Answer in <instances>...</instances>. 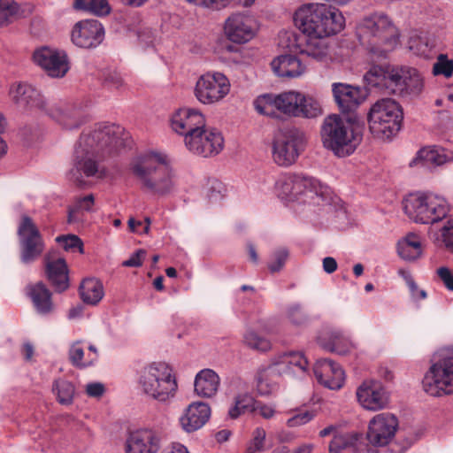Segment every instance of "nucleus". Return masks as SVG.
Wrapping results in <instances>:
<instances>
[{
  "instance_id": "nucleus-1",
  "label": "nucleus",
  "mask_w": 453,
  "mask_h": 453,
  "mask_svg": "<svg viewBox=\"0 0 453 453\" xmlns=\"http://www.w3.org/2000/svg\"><path fill=\"white\" fill-rule=\"evenodd\" d=\"M124 134L122 127L108 123L97 124L92 130L84 131L74 148L69 180L83 187L85 177L104 178L106 170L102 161L124 145Z\"/></svg>"
},
{
  "instance_id": "nucleus-2",
  "label": "nucleus",
  "mask_w": 453,
  "mask_h": 453,
  "mask_svg": "<svg viewBox=\"0 0 453 453\" xmlns=\"http://www.w3.org/2000/svg\"><path fill=\"white\" fill-rule=\"evenodd\" d=\"M131 171L147 194L165 196L174 189V172L164 152L150 151L136 157L131 163Z\"/></svg>"
},
{
  "instance_id": "nucleus-3",
  "label": "nucleus",
  "mask_w": 453,
  "mask_h": 453,
  "mask_svg": "<svg viewBox=\"0 0 453 453\" xmlns=\"http://www.w3.org/2000/svg\"><path fill=\"white\" fill-rule=\"evenodd\" d=\"M366 84L386 95L416 97L424 88L421 73L410 66H372L364 76Z\"/></svg>"
},
{
  "instance_id": "nucleus-4",
  "label": "nucleus",
  "mask_w": 453,
  "mask_h": 453,
  "mask_svg": "<svg viewBox=\"0 0 453 453\" xmlns=\"http://www.w3.org/2000/svg\"><path fill=\"white\" fill-rule=\"evenodd\" d=\"M10 95L19 108L46 111L48 115L64 128H77L85 121L81 107L73 104L56 103L45 109L43 96L30 84H13Z\"/></svg>"
},
{
  "instance_id": "nucleus-5",
  "label": "nucleus",
  "mask_w": 453,
  "mask_h": 453,
  "mask_svg": "<svg viewBox=\"0 0 453 453\" xmlns=\"http://www.w3.org/2000/svg\"><path fill=\"white\" fill-rule=\"evenodd\" d=\"M356 35L360 43L378 57H386L399 42L397 28L387 14L380 12L360 19Z\"/></svg>"
},
{
  "instance_id": "nucleus-6",
  "label": "nucleus",
  "mask_w": 453,
  "mask_h": 453,
  "mask_svg": "<svg viewBox=\"0 0 453 453\" xmlns=\"http://www.w3.org/2000/svg\"><path fill=\"white\" fill-rule=\"evenodd\" d=\"M294 20L308 36L329 37L345 26V19L338 9L319 3L301 5L295 12Z\"/></svg>"
},
{
  "instance_id": "nucleus-7",
  "label": "nucleus",
  "mask_w": 453,
  "mask_h": 453,
  "mask_svg": "<svg viewBox=\"0 0 453 453\" xmlns=\"http://www.w3.org/2000/svg\"><path fill=\"white\" fill-rule=\"evenodd\" d=\"M137 383L144 396L159 403L172 402L179 388L173 368L165 362H153L144 366Z\"/></svg>"
},
{
  "instance_id": "nucleus-8",
  "label": "nucleus",
  "mask_w": 453,
  "mask_h": 453,
  "mask_svg": "<svg viewBox=\"0 0 453 453\" xmlns=\"http://www.w3.org/2000/svg\"><path fill=\"white\" fill-rule=\"evenodd\" d=\"M320 136L323 146L339 157L352 154L362 141L360 127L337 114L324 119Z\"/></svg>"
},
{
  "instance_id": "nucleus-9",
  "label": "nucleus",
  "mask_w": 453,
  "mask_h": 453,
  "mask_svg": "<svg viewBox=\"0 0 453 453\" xmlns=\"http://www.w3.org/2000/svg\"><path fill=\"white\" fill-rule=\"evenodd\" d=\"M403 209L410 219L418 224H434L449 212V204L434 193L410 194L403 201Z\"/></svg>"
},
{
  "instance_id": "nucleus-10",
  "label": "nucleus",
  "mask_w": 453,
  "mask_h": 453,
  "mask_svg": "<svg viewBox=\"0 0 453 453\" xmlns=\"http://www.w3.org/2000/svg\"><path fill=\"white\" fill-rule=\"evenodd\" d=\"M276 196L286 202H294L303 195L310 198L325 200L328 196V188L312 178L302 174L284 173L278 176L274 184Z\"/></svg>"
},
{
  "instance_id": "nucleus-11",
  "label": "nucleus",
  "mask_w": 453,
  "mask_h": 453,
  "mask_svg": "<svg viewBox=\"0 0 453 453\" xmlns=\"http://www.w3.org/2000/svg\"><path fill=\"white\" fill-rule=\"evenodd\" d=\"M367 119L371 133L379 139L388 140L400 130L403 111L395 100L383 98L371 106Z\"/></svg>"
},
{
  "instance_id": "nucleus-12",
  "label": "nucleus",
  "mask_w": 453,
  "mask_h": 453,
  "mask_svg": "<svg viewBox=\"0 0 453 453\" xmlns=\"http://www.w3.org/2000/svg\"><path fill=\"white\" fill-rule=\"evenodd\" d=\"M424 390L433 396L453 394V349H441L423 379Z\"/></svg>"
},
{
  "instance_id": "nucleus-13",
  "label": "nucleus",
  "mask_w": 453,
  "mask_h": 453,
  "mask_svg": "<svg viewBox=\"0 0 453 453\" xmlns=\"http://www.w3.org/2000/svg\"><path fill=\"white\" fill-rule=\"evenodd\" d=\"M305 136L300 129L295 127L280 129L273 142L272 155L274 163L283 167L292 165L303 150Z\"/></svg>"
},
{
  "instance_id": "nucleus-14",
  "label": "nucleus",
  "mask_w": 453,
  "mask_h": 453,
  "mask_svg": "<svg viewBox=\"0 0 453 453\" xmlns=\"http://www.w3.org/2000/svg\"><path fill=\"white\" fill-rule=\"evenodd\" d=\"M230 88V81L224 73L208 72L198 78L194 94L201 104L210 105L221 102Z\"/></svg>"
},
{
  "instance_id": "nucleus-15",
  "label": "nucleus",
  "mask_w": 453,
  "mask_h": 453,
  "mask_svg": "<svg viewBox=\"0 0 453 453\" xmlns=\"http://www.w3.org/2000/svg\"><path fill=\"white\" fill-rule=\"evenodd\" d=\"M20 245V260L23 264L35 262L43 253L45 243L33 219L23 215L18 226Z\"/></svg>"
},
{
  "instance_id": "nucleus-16",
  "label": "nucleus",
  "mask_w": 453,
  "mask_h": 453,
  "mask_svg": "<svg viewBox=\"0 0 453 453\" xmlns=\"http://www.w3.org/2000/svg\"><path fill=\"white\" fill-rule=\"evenodd\" d=\"M302 93L297 91H286L277 96L263 95L255 102V109L263 115L272 116L274 108L280 111L293 117H297L298 104L301 103Z\"/></svg>"
},
{
  "instance_id": "nucleus-17",
  "label": "nucleus",
  "mask_w": 453,
  "mask_h": 453,
  "mask_svg": "<svg viewBox=\"0 0 453 453\" xmlns=\"http://www.w3.org/2000/svg\"><path fill=\"white\" fill-rule=\"evenodd\" d=\"M186 148L193 154L204 157L219 154L224 148L222 134L212 127L200 128L186 139Z\"/></svg>"
},
{
  "instance_id": "nucleus-18",
  "label": "nucleus",
  "mask_w": 453,
  "mask_h": 453,
  "mask_svg": "<svg viewBox=\"0 0 453 453\" xmlns=\"http://www.w3.org/2000/svg\"><path fill=\"white\" fill-rule=\"evenodd\" d=\"M33 61L53 78L64 77L69 70L66 53L55 48L42 46L35 50Z\"/></svg>"
},
{
  "instance_id": "nucleus-19",
  "label": "nucleus",
  "mask_w": 453,
  "mask_h": 453,
  "mask_svg": "<svg viewBox=\"0 0 453 453\" xmlns=\"http://www.w3.org/2000/svg\"><path fill=\"white\" fill-rule=\"evenodd\" d=\"M224 33L226 37L234 43H246L256 35L255 20L244 13H234L226 19Z\"/></svg>"
},
{
  "instance_id": "nucleus-20",
  "label": "nucleus",
  "mask_w": 453,
  "mask_h": 453,
  "mask_svg": "<svg viewBox=\"0 0 453 453\" xmlns=\"http://www.w3.org/2000/svg\"><path fill=\"white\" fill-rule=\"evenodd\" d=\"M171 127L176 134L184 136V143L188 135H194L206 124L203 114L196 109L180 108L170 119Z\"/></svg>"
},
{
  "instance_id": "nucleus-21",
  "label": "nucleus",
  "mask_w": 453,
  "mask_h": 453,
  "mask_svg": "<svg viewBox=\"0 0 453 453\" xmlns=\"http://www.w3.org/2000/svg\"><path fill=\"white\" fill-rule=\"evenodd\" d=\"M398 420L393 414L380 413L369 422L367 440L373 446H385L393 439Z\"/></svg>"
},
{
  "instance_id": "nucleus-22",
  "label": "nucleus",
  "mask_w": 453,
  "mask_h": 453,
  "mask_svg": "<svg viewBox=\"0 0 453 453\" xmlns=\"http://www.w3.org/2000/svg\"><path fill=\"white\" fill-rule=\"evenodd\" d=\"M104 38V29L96 19H84L77 22L72 29L71 39L80 48H96Z\"/></svg>"
},
{
  "instance_id": "nucleus-23",
  "label": "nucleus",
  "mask_w": 453,
  "mask_h": 453,
  "mask_svg": "<svg viewBox=\"0 0 453 453\" xmlns=\"http://www.w3.org/2000/svg\"><path fill=\"white\" fill-rule=\"evenodd\" d=\"M359 404L368 411H380L386 408L389 395L382 384L377 380H365L357 389Z\"/></svg>"
},
{
  "instance_id": "nucleus-24",
  "label": "nucleus",
  "mask_w": 453,
  "mask_h": 453,
  "mask_svg": "<svg viewBox=\"0 0 453 453\" xmlns=\"http://www.w3.org/2000/svg\"><path fill=\"white\" fill-rule=\"evenodd\" d=\"M278 377L302 376L306 372L308 361L301 352L290 351L274 356L267 365Z\"/></svg>"
},
{
  "instance_id": "nucleus-25",
  "label": "nucleus",
  "mask_w": 453,
  "mask_h": 453,
  "mask_svg": "<svg viewBox=\"0 0 453 453\" xmlns=\"http://www.w3.org/2000/svg\"><path fill=\"white\" fill-rule=\"evenodd\" d=\"M161 437L152 429H138L129 434L126 440V453H158Z\"/></svg>"
},
{
  "instance_id": "nucleus-26",
  "label": "nucleus",
  "mask_w": 453,
  "mask_h": 453,
  "mask_svg": "<svg viewBox=\"0 0 453 453\" xmlns=\"http://www.w3.org/2000/svg\"><path fill=\"white\" fill-rule=\"evenodd\" d=\"M45 273L56 291L63 292L69 288L68 267L65 258L56 257V251H49L44 257Z\"/></svg>"
},
{
  "instance_id": "nucleus-27",
  "label": "nucleus",
  "mask_w": 453,
  "mask_h": 453,
  "mask_svg": "<svg viewBox=\"0 0 453 453\" xmlns=\"http://www.w3.org/2000/svg\"><path fill=\"white\" fill-rule=\"evenodd\" d=\"M211 407L203 402L191 403L179 418L180 427L186 433H193L202 428L210 419Z\"/></svg>"
},
{
  "instance_id": "nucleus-28",
  "label": "nucleus",
  "mask_w": 453,
  "mask_h": 453,
  "mask_svg": "<svg viewBox=\"0 0 453 453\" xmlns=\"http://www.w3.org/2000/svg\"><path fill=\"white\" fill-rule=\"evenodd\" d=\"M332 93L335 104L343 113L354 111L365 100V95L359 87L347 83H334Z\"/></svg>"
},
{
  "instance_id": "nucleus-29",
  "label": "nucleus",
  "mask_w": 453,
  "mask_h": 453,
  "mask_svg": "<svg viewBox=\"0 0 453 453\" xmlns=\"http://www.w3.org/2000/svg\"><path fill=\"white\" fill-rule=\"evenodd\" d=\"M318 381L329 389H339L343 386L345 373L342 368L329 359L318 360L313 368Z\"/></svg>"
},
{
  "instance_id": "nucleus-30",
  "label": "nucleus",
  "mask_w": 453,
  "mask_h": 453,
  "mask_svg": "<svg viewBox=\"0 0 453 453\" xmlns=\"http://www.w3.org/2000/svg\"><path fill=\"white\" fill-rule=\"evenodd\" d=\"M27 295L30 297L35 311L42 316L51 314L55 310L50 290L42 282L29 285Z\"/></svg>"
},
{
  "instance_id": "nucleus-31",
  "label": "nucleus",
  "mask_w": 453,
  "mask_h": 453,
  "mask_svg": "<svg viewBox=\"0 0 453 453\" xmlns=\"http://www.w3.org/2000/svg\"><path fill=\"white\" fill-rule=\"evenodd\" d=\"M220 385V378L211 369H203L195 377V394L203 398H211L216 395Z\"/></svg>"
},
{
  "instance_id": "nucleus-32",
  "label": "nucleus",
  "mask_w": 453,
  "mask_h": 453,
  "mask_svg": "<svg viewBox=\"0 0 453 453\" xmlns=\"http://www.w3.org/2000/svg\"><path fill=\"white\" fill-rule=\"evenodd\" d=\"M271 66L274 73L280 77L296 78L305 71L301 60L292 55L279 56L272 61Z\"/></svg>"
},
{
  "instance_id": "nucleus-33",
  "label": "nucleus",
  "mask_w": 453,
  "mask_h": 453,
  "mask_svg": "<svg viewBox=\"0 0 453 453\" xmlns=\"http://www.w3.org/2000/svg\"><path fill=\"white\" fill-rule=\"evenodd\" d=\"M300 52L316 61L326 62L331 59L327 37L308 36Z\"/></svg>"
},
{
  "instance_id": "nucleus-34",
  "label": "nucleus",
  "mask_w": 453,
  "mask_h": 453,
  "mask_svg": "<svg viewBox=\"0 0 453 453\" xmlns=\"http://www.w3.org/2000/svg\"><path fill=\"white\" fill-rule=\"evenodd\" d=\"M79 292L83 303L89 305H96L104 296V285L96 278L85 279Z\"/></svg>"
},
{
  "instance_id": "nucleus-35",
  "label": "nucleus",
  "mask_w": 453,
  "mask_h": 453,
  "mask_svg": "<svg viewBox=\"0 0 453 453\" xmlns=\"http://www.w3.org/2000/svg\"><path fill=\"white\" fill-rule=\"evenodd\" d=\"M327 334L328 342H326L325 337L320 336L319 342L324 349L329 351L345 355L355 347L350 340L345 337L340 331H331Z\"/></svg>"
},
{
  "instance_id": "nucleus-36",
  "label": "nucleus",
  "mask_w": 453,
  "mask_h": 453,
  "mask_svg": "<svg viewBox=\"0 0 453 453\" xmlns=\"http://www.w3.org/2000/svg\"><path fill=\"white\" fill-rule=\"evenodd\" d=\"M398 255L404 260L413 261L422 255V245L419 238L414 234H409L397 244Z\"/></svg>"
},
{
  "instance_id": "nucleus-37",
  "label": "nucleus",
  "mask_w": 453,
  "mask_h": 453,
  "mask_svg": "<svg viewBox=\"0 0 453 453\" xmlns=\"http://www.w3.org/2000/svg\"><path fill=\"white\" fill-rule=\"evenodd\" d=\"M417 159L424 160L435 165H442L453 160V154L451 151L446 150L441 147H426L418 152Z\"/></svg>"
},
{
  "instance_id": "nucleus-38",
  "label": "nucleus",
  "mask_w": 453,
  "mask_h": 453,
  "mask_svg": "<svg viewBox=\"0 0 453 453\" xmlns=\"http://www.w3.org/2000/svg\"><path fill=\"white\" fill-rule=\"evenodd\" d=\"M278 377L270 367L266 366L261 369L257 375V391L260 395L267 396L279 389V383L274 379Z\"/></svg>"
},
{
  "instance_id": "nucleus-39",
  "label": "nucleus",
  "mask_w": 453,
  "mask_h": 453,
  "mask_svg": "<svg viewBox=\"0 0 453 453\" xmlns=\"http://www.w3.org/2000/svg\"><path fill=\"white\" fill-rule=\"evenodd\" d=\"M408 49L415 55L429 58L432 51V45L429 42L426 34L421 31L413 30L410 33L407 42Z\"/></svg>"
},
{
  "instance_id": "nucleus-40",
  "label": "nucleus",
  "mask_w": 453,
  "mask_h": 453,
  "mask_svg": "<svg viewBox=\"0 0 453 453\" xmlns=\"http://www.w3.org/2000/svg\"><path fill=\"white\" fill-rule=\"evenodd\" d=\"M52 392L60 404L69 405L73 401L75 388L72 382L58 379L52 384Z\"/></svg>"
},
{
  "instance_id": "nucleus-41",
  "label": "nucleus",
  "mask_w": 453,
  "mask_h": 453,
  "mask_svg": "<svg viewBox=\"0 0 453 453\" xmlns=\"http://www.w3.org/2000/svg\"><path fill=\"white\" fill-rule=\"evenodd\" d=\"M320 103L311 97L302 94L301 103L298 104V118L314 119L322 114Z\"/></svg>"
},
{
  "instance_id": "nucleus-42",
  "label": "nucleus",
  "mask_w": 453,
  "mask_h": 453,
  "mask_svg": "<svg viewBox=\"0 0 453 453\" xmlns=\"http://www.w3.org/2000/svg\"><path fill=\"white\" fill-rule=\"evenodd\" d=\"M75 9L92 12L97 16H106L111 12V6L107 0H75Z\"/></svg>"
},
{
  "instance_id": "nucleus-43",
  "label": "nucleus",
  "mask_w": 453,
  "mask_h": 453,
  "mask_svg": "<svg viewBox=\"0 0 453 453\" xmlns=\"http://www.w3.org/2000/svg\"><path fill=\"white\" fill-rule=\"evenodd\" d=\"M435 242L439 248L453 254V216L440 228Z\"/></svg>"
},
{
  "instance_id": "nucleus-44",
  "label": "nucleus",
  "mask_w": 453,
  "mask_h": 453,
  "mask_svg": "<svg viewBox=\"0 0 453 453\" xmlns=\"http://www.w3.org/2000/svg\"><path fill=\"white\" fill-rule=\"evenodd\" d=\"M94 200L93 195H88L78 198L75 204L68 210V223L72 224L79 221V213L83 211H89L94 205Z\"/></svg>"
},
{
  "instance_id": "nucleus-45",
  "label": "nucleus",
  "mask_w": 453,
  "mask_h": 453,
  "mask_svg": "<svg viewBox=\"0 0 453 453\" xmlns=\"http://www.w3.org/2000/svg\"><path fill=\"white\" fill-rule=\"evenodd\" d=\"M69 359L71 363L80 368L87 367L96 362V357L84 358V350L80 342H74L69 349Z\"/></svg>"
},
{
  "instance_id": "nucleus-46",
  "label": "nucleus",
  "mask_w": 453,
  "mask_h": 453,
  "mask_svg": "<svg viewBox=\"0 0 453 453\" xmlns=\"http://www.w3.org/2000/svg\"><path fill=\"white\" fill-rule=\"evenodd\" d=\"M243 342L249 348L257 351H267L271 349V342L265 337L258 335L253 330H248L243 336Z\"/></svg>"
},
{
  "instance_id": "nucleus-47",
  "label": "nucleus",
  "mask_w": 453,
  "mask_h": 453,
  "mask_svg": "<svg viewBox=\"0 0 453 453\" xmlns=\"http://www.w3.org/2000/svg\"><path fill=\"white\" fill-rule=\"evenodd\" d=\"M19 6L14 0H0V27L7 26L19 13Z\"/></svg>"
},
{
  "instance_id": "nucleus-48",
  "label": "nucleus",
  "mask_w": 453,
  "mask_h": 453,
  "mask_svg": "<svg viewBox=\"0 0 453 453\" xmlns=\"http://www.w3.org/2000/svg\"><path fill=\"white\" fill-rule=\"evenodd\" d=\"M139 44L143 49L154 48L158 42V36L155 31L148 27H141L136 32Z\"/></svg>"
},
{
  "instance_id": "nucleus-49",
  "label": "nucleus",
  "mask_w": 453,
  "mask_h": 453,
  "mask_svg": "<svg viewBox=\"0 0 453 453\" xmlns=\"http://www.w3.org/2000/svg\"><path fill=\"white\" fill-rule=\"evenodd\" d=\"M434 75H444L446 78L453 74V60L448 58L444 54H440L433 67Z\"/></svg>"
},
{
  "instance_id": "nucleus-50",
  "label": "nucleus",
  "mask_w": 453,
  "mask_h": 453,
  "mask_svg": "<svg viewBox=\"0 0 453 453\" xmlns=\"http://www.w3.org/2000/svg\"><path fill=\"white\" fill-rule=\"evenodd\" d=\"M266 433L264 428L257 427L253 432L252 440L249 442L245 453H257L265 450Z\"/></svg>"
},
{
  "instance_id": "nucleus-51",
  "label": "nucleus",
  "mask_w": 453,
  "mask_h": 453,
  "mask_svg": "<svg viewBox=\"0 0 453 453\" xmlns=\"http://www.w3.org/2000/svg\"><path fill=\"white\" fill-rule=\"evenodd\" d=\"M56 242L62 245L63 249L66 251L73 252L78 250L80 253H83V243L77 235H60L56 238Z\"/></svg>"
},
{
  "instance_id": "nucleus-52",
  "label": "nucleus",
  "mask_w": 453,
  "mask_h": 453,
  "mask_svg": "<svg viewBox=\"0 0 453 453\" xmlns=\"http://www.w3.org/2000/svg\"><path fill=\"white\" fill-rule=\"evenodd\" d=\"M316 416L314 411L300 410L287 420V426L289 427H296L308 424Z\"/></svg>"
},
{
  "instance_id": "nucleus-53",
  "label": "nucleus",
  "mask_w": 453,
  "mask_h": 453,
  "mask_svg": "<svg viewBox=\"0 0 453 453\" xmlns=\"http://www.w3.org/2000/svg\"><path fill=\"white\" fill-rule=\"evenodd\" d=\"M352 444V437L348 434H335L329 444V453H341Z\"/></svg>"
},
{
  "instance_id": "nucleus-54",
  "label": "nucleus",
  "mask_w": 453,
  "mask_h": 453,
  "mask_svg": "<svg viewBox=\"0 0 453 453\" xmlns=\"http://www.w3.org/2000/svg\"><path fill=\"white\" fill-rule=\"evenodd\" d=\"M288 257V250L285 248L276 250L273 256L268 268L272 273L279 272L284 266Z\"/></svg>"
},
{
  "instance_id": "nucleus-55",
  "label": "nucleus",
  "mask_w": 453,
  "mask_h": 453,
  "mask_svg": "<svg viewBox=\"0 0 453 453\" xmlns=\"http://www.w3.org/2000/svg\"><path fill=\"white\" fill-rule=\"evenodd\" d=\"M287 317L288 320L295 326H302L308 320L305 311L299 304H294L288 308Z\"/></svg>"
},
{
  "instance_id": "nucleus-56",
  "label": "nucleus",
  "mask_w": 453,
  "mask_h": 453,
  "mask_svg": "<svg viewBox=\"0 0 453 453\" xmlns=\"http://www.w3.org/2000/svg\"><path fill=\"white\" fill-rule=\"evenodd\" d=\"M104 83L113 89H120L125 86L124 80L116 71H108L104 74Z\"/></svg>"
},
{
  "instance_id": "nucleus-57",
  "label": "nucleus",
  "mask_w": 453,
  "mask_h": 453,
  "mask_svg": "<svg viewBox=\"0 0 453 453\" xmlns=\"http://www.w3.org/2000/svg\"><path fill=\"white\" fill-rule=\"evenodd\" d=\"M234 398L237 400V403L239 405L241 404V407L247 412H254L257 402L251 395L248 393L238 394Z\"/></svg>"
},
{
  "instance_id": "nucleus-58",
  "label": "nucleus",
  "mask_w": 453,
  "mask_h": 453,
  "mask_svg": "<svg viewBox=\"0 0 453 453\" xmlns=\"http://www.w3.org/2000/svg\"><path fill=\"white\" fill-rule=\"evenodd\" d=\"M146 251L143 250H138L131 255V257L122 262V265L125 267H140L142 266L145 258Z\"/></svg>"
},
{
  "instance_id": "nucleus-59",
  "label": "nucleus",
  "mask_w": 453,
  "mask_h": 453,
  "mask_svg": "<svg viewBox=\"0 0 453 453\" xmlns=\"http://www.w3.org/2000/svg\"><path fill=\"white\" fill-rule=\"evenodd\" d=\"M406 283L411 290V296L414 300L419 301L426 298V292L424 289H419L411 275H407Z\"/></svg>"
},
{
  "instance_id": "nucleus-60",
  "label": "nucleus",
  "mask_w": 453,
  "mask_h": 453,
  "mask_svg": "<svg viewBox=\"0 0 453 453\" xmlns=\"http://www.w3.org/2000/svg\"><path fill=\"white\" fill-rule=\"evenodd\" d=\"M255 411L265 419L273 418L276 413V411L273 405L265 404L261 402L257 403L254 409V412Z\"/></svg>"
},
{
  "instance_id": "nucleus-61",
  "label": "nucleus",
  "mask_w": 453,
  "mask_h": 453,
  "mask_svg": "<svg viewBox=\"0 0 453 453\" xmlns=\"http://www.w3.org/2000/svg\"><path fill=\"white\" fill-rule=\"evenodd\" d=\"M437 274L443 282L444 286L453 291V274L448 267L442 266L438 268Z\"/></svg>"
},
{
  "instance_id": "nucleus-62",
  "label": "nucleus",
  "mask_w": 453,
  "mask_h": 453,
  "mask_svg": "<svg viewBox=\"0 0 453 453\" xmlns=\"http://www.w3.org/2000/svg\"><path fill=\"white\" fill-rule=\"evenodd\" d=\"M104 392V386L99 382L88 383L86 386V393L90 397H100Z\"/></svg>"
},
{
  "instance_id": "nucleus-63",
  "label": "nucleus",
  "mask_w": 453,
  "mask_h": 453,
  "mask_svg": "<svg viewBox=\"0 0 453 453\" xmlns=\"http://www.w3.org/2000/svg\"><path fill=\"white\" fill-rule=\"evenodd\" d=\"M322 263H323V270L328 274H331L337 270V262L332 257H325L323 259Z\"/></svg>"
},
{
  "instance_id": "nucleus-64",
  "label": "nucleus",
  "mask_w": 453,
  "mask_h": 453,
  "mask_svg": "<svg viewBox=\"0 0 453 453\" xmlns=\"http://www.w3.org/2000/svg\"><path fill=\"white\" fill-rule=\"evenodd\" d=\"M164 453H189V452L184 445H182L179 442H173L165 449Z\"/></svg>"
}]
</instances>
